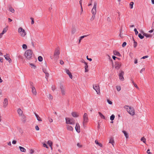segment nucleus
<instances>
[{
	"instance_id": "52",
	"label": "nucleus",
	"mask_w": 154,
	"mask_h": 154,
	"mask_svg": "<svg viewBox=\"0 0 154 154\" xmlns=\"http://www.w3.org/2000/svg\"><path fill=\"white\" fill-rule=\"evenodd\" d=\"M35 129L37 131H38L39 129V128L38 125H36L35 126Z\"/></svg>"
},
{
	"instance_id": "56",
	"label": "nucleus",
	"mask_w": 154,
	"mask_h": 154,
	"mask_svg": "<svg viewBox=\"0 0 154 154\" xmlns=\"http://www.w3.org/2000/svg\"><path fill=\"white\" fill-rule=\"evenodd\" d=\"M133 85H134V87H135L137 89H139V88L136 84L134 83V84H133Z\"/></svg>"
},
{
	"instance_id": "35",
	"label": "nucleus",
	"mask_w": 154,
	"mask_h": 154,
	"mask_svg": "<svg viewBox=\"0 0 154 154\" xmlns=\"http://www.w3.org/2000/svg\"><path fill=\"white\" fill-rule=\"evenodd\" d=\"M95 17V15L92 14V15L90 19L91 21H92L93 20Z\"/></svg>"
},
{
	"instance_id": "44",
	"label": "nucleus",
	"mask_w": 154,
	"mask_h": 154,
	"mask_svg": "<svg viewBox=\"0 0 154 154\" xmlns=\"http://www.w3.org/2000/svg\"><path fill=\"white\" fill-rule=\"evenodd\" d=\"M137 42H135L134 40V48H135L137 46Z\"/></svg>"
},
{
	"instance_id": "61",
	"label": "nucleus",
	"mask_w": 154,
	"mask_h": 154,
	"mask_svg": "<svg viewBox=\"0 0 154 154\" xmlns=\"http://www.w3.org/2000/svg\"><path fill=\"white\" fill-rule=\"evenodd\" d=\"M43 146L44 147H46V148H48L47 145L45 143L43 144Z\"/></svg>"
},
{
	"instance_id": "39",
	"label": "nucleus",
	"mask_w": 154,
	"mask_h": 154,
	"mask_svg": "<svg viewBox=\"0 0 154 154\" xmlns=\"http://www.w3.org/2000/svg\"><path fill=\"white\" fill-rule=\"evenodd\" d=\"M76 32V29L75 28L72 29V30L71 33L72 34H74Z\"/></svg>"
},
{
	"instance_id": "51",
	"label": "nucleus",
	"mask_w": 154,
	"mask_h": 154,
	"mask_svg": "<svg viewBox=\"0 0 154 154\" xmlns=\"http://www.w3.org/2000/svg\"><path fill=\"white\" fill-rule=\"evenodd\" d=\"M77 145L79 148H81L82 147V145L79 143H78Z\"/></svg>"
},
{
	"instance_id": "59",
	"label": "nucleus",
	"mask_w": 154,
	"mask_h": 154,
	"mask_svg": "<svg viewBox=\"0 0 154 154\" xmlns=\"http://www.w3.org/2000/svg\"><path fill=\"white\" fill-rule=\"evenodd\" d=\"M60 63L61 64V65H63V64L64 63V62L62 60H60Z\"/></svg>"
},
{
	"instance_id": "47",
	"label": "nucleus",
	"mask_w": 154,
	"mask_h": 154,
	"mask_svg": "<svg viewBox=\"0 0 154 154\" xmlns=\"http://www.w3.org/2000/svg\"><path fill=\"white\" fill-rule=\"evenodd\" d=\"M88 36V35H84L80 37V38H81V39H82L83 38H84Z\"/></svg>"
},
{
	"instance_id": "49",
	"label": "nucleus",
	"mask_w": 154,
	"mask_h": 154,
	"mask_svg": "<svg viewBox=\"0 0 154 154\" xmlns=\"http://www.w3.org/2000/svg\"><path fill=\"white\" fill-rule=\"evenodd\" d=\"M30 19L32 21H31V24H33L34 23V19L33 18L31 17L30 18Z\"/></svg>"
},
{
	"instance_id": "5",
	"label": "nucleus",
	"mask_w": 154,
	"mask_h": 154,
	"mask_svg": "<svg viewBox=\"0 0 154 154\" xmlns=\"http://www.w3.org/2000/svg\"><path fill=\"white\" fill-rule=\"evenodd\" d=\"M83 125L84 127H85V125L88 122V115L87 113H85L84 114L83 116Z\"/></svg>"
},
{
	"instance_id": "21",
	"label": "nucleus",
	"mask_w": 154,
	"mask_h": 154,
	"mask_svg": "<svg viewBox=\"0 0 154 154\" xmlns=\"http://www.w3.org/2000/svg\"><path fill=\"white\" fill-rule=\"evenodd\" d=\"M66 126L67 130L71 131H73V128L71 126L68 125H67Z\"/></svg>"
},
{
	"instance_id": "18",
	"label": "nucleus",
	"mask_w": 154,
	"mask_h": 154,
	"mask_svg": "<svg viewBox=\"0 0 154 154\" xmlns=\"http://www.w3.org/2000/svg\"><path fill=\"white\" fill-rule=\"evenodd\" d=\"M66 73L69 75L70 78L72 79V75L71 73L67 69H65Z\"/></svg>"
},
{
	"instance_id": "26",
	"label": "nucleus",
	"mask_w": 154,
	"mask_h": 154,
	"mask_svg": "<svg viewBox=\"0 0 154 154\" xmlns=\"http://www.w3.org/2000/svg\"><path fill=\"white\" fill-rule=\"evenodd\" d=\"M35 115L38 121H42V120L41 119L40 117L37 114L35 113Z\"/></svg>"
},
{
	"instance_id": "33",
	"label": "nucleus",
	"mask_w": 154,
	"mask_h": 154,
	"mask_svg": "<svg viewBox=\"0 0 154 154\" xmlns=\"http://www.w3.org/2000/svg\"><path fill=\"white\" fill-rule=\"evenodd\" d=\"M9 11L10 12H11L12 13H14V12L15 11L12 8V7L10 8H9Z\"/></svg>"
},
{
	"instance_id": "22",
	"label": "nucleus",
	"mask_w": 154,
	"mask_h": 154,
	"mask_svg": "<svg viewBox=\"0 0 154 154\" xmlns=\"http://www.w3.org/2000/svg\"><path fill=\"white\" fill-rule=\"evenodd\" d=\"M109 143H111L113 146H114V141L113 139L112 138H110L109 140Z\"/></svg>"
},
{
	"instance_id": "43",
	"label": "nucleus",
	"mask_w": 154,
	"mask_h": 154,
	"mask_svg": "<svg viewBox=\"0 0 154 154\" xmlns=\"http://www.w3.org/2000/svg\"><path fill=\"white\" fill-rule=\"evenodd\" d=\"M22 48L24 49H26L27 48V46L26 44H23L22 45Z\"/></svg>"
},
{
	"instance_id": "28",
	"label": "nucleus",
	"mask_w": 154,
	"mask_h": 154,
	"mask_svg": "<svg viewBox=\"0 0 154 154\" xmlns=\"http://www.w3.org/2000/svg\"><path fill=\"white\" fill-rule=\"evenodd\" d=\"M122 132L124 134L125 136V137L126 138H128V135L127 132L125 131H122Z\"/></svg>"
},
{
	"instance_id": "4",
	"label": "nucleus",
	"mask_w": 154,
	"mask_h": 154,
	"mask_svg": "<svg viewBox=\"0 0 154 154\" xmlns=\"http://www.w3.org/2000/svg\"><path fill=\"white\" fill-rule=\"evenodd\" d=\"M65 120L66 123L67 124L74 125L75 123V121L72 118H66Z\"/></svg>"
},
{
	"instance_id": "38",
	"label": "nucleus",
	"mask_w": 154,
	"mask_h": 154,
	"mask_svg": "<svg viewBox=\"0 0 154 154\" xmlns=\"http://www.w3.org/2000/svg\"><path fill=\"white\" fill-rule=\"evenodd\" d=\"M134 4V3L133 2H131L130 3V8L132 9L133 8V6Z\"/></svg>"
},
{
	"instance_id": "31",
	"label": "nucleus",
	"mask_w": 154,
	"mask_h": 154,
	"mask_svg": "<svg viewBox=\"0 0 154 154\" xmlns=\"http://www.w3.org/2000/svg\"><path fill=\"white\" fill-rule=\"evenodd\" d=\"M47 97L50 100H52L53 99V96L50 94H48L47 96Z\"/></svg>"
},
{
	"instance_id": "9",
	"label": "nucleus",
	"mask_w": 154,
	"mask_h": 154,
	"mask_svg": "<svg viewBox=\"0 0 154 154\" xmlns=\"http://www.w3.org/2000/svg\"><path fill=\"white\" fill-rule=\"evenodd\" d=\"M32 83H30L31 88L32 89V93L33 95L36 96L37 95V92L35 87L32 85Z\"/></svg>"
},
{
	"instance_id": "11",
	"label": "nucleus",
	"mask_w": 154,
	"mask_h": 154,
	"mask_svg": "<svg viewBox=\"0 0 154 154\" xmlns=\"http://www.w3.org/2000/svg\"><path fill=\"white\" fill-rule=\"evenodd\" d=\"M60 52L59 49H56L55 51L54 54V58L57 60L58 58V56L59 54H60Z\"/></svg>"
},
{
	"instance_id": "41",
	"label": "nucleus",
	"mask_w": 154,
	"mask_h": 154,
	"mask_svg": "<svg viewBox=\"0 0 154 154\" xmlns=\"http://www.w3.org/2000/svg\"><path fill=\"white\" fill-rule=\"evenodd\" d=\"M116 88L118 91H119L121 89V88L120 86H117L116 87Z\"/></svg>"
},
{
	"instance_id": "10",
	"label": "nucleus",
	"mask_w": 154,
	"mask_h": 154,
	"mask_svg": "<svg viewBox=\"0 0 154 154\" xmlns=\"http://www.w3.org/2000/svg\"><path fill=\"white\" fill-rule=\"evenodd\" d=\"M124 74V72L122 70H121L119 72V79L122 81H123L124 80V79L123 77V75Z\"/></svg>"
},
{
	"instance_id": "16",
	"label": "nucleus",
	"mask_w": 154,
	"mask_h": 154,
	"mask_svg": "<svg viewBox=\"0 0 154 154\" xmlns=\"http://www.w3.org/2000/svg\"><path fill=\"white\" fill-rule=\"evenodd\" d=\"M17 112L19 116L24 114L23 113V111L20 108L18 109Z\"/></svg>"
},
{
	"instance_id": "13",
	"label": "nucleus",
	"mask_w": 154,
	"mask_h": 154,
	"mask_svg": "<svg viewBox=\"0 0 154 154\" xmlns=\"http://www.w3.org/2000/svg\"><path fill=\"white\" fill-rule=\"evenodd\" d=\"M122 63L120 62H116L115 64V68L117 69H119L121 66Z\"/></svg>"
},
{
	"instance_id": "62",
	"label": "nucleus",
	"mask_w": 154,
	"mask_h": 154,
	"mask_svg": "<svg viewBox=\"0 0 154 154\" xmlns=\"http://www.w3.org/2000/svg\"><path fill=\"white\" fill-rule=\"evenodd\" d=\"M87 60H89V61H92V59H91V58H88V56H87Z\"/></svg>"
},
{
	"instance_id": "8",
	"label": "nucleus",
	"mask_w": 154,
	"mask_h": 154,
	"mask_svg": "<svg viewBox=\"0 0 154 154\" xmlns=\"http://www.w3.org/2000/svg\"><path fill=\"white\" fill-rule=\"evenodd\" d=\"M97 3L95 2L94 3L93 7L91 10V13L92 14L96 15L97 13Z\"/></svg>"
},
{
	"instance_id": "54",
	"label": "nucleus",
	"mask_w": 154,
	"mask_h": 154,
	"mask_svg": "<svg viewBox=\"0 0 154 154\" xmlns=\"http://www.w3.org/2000/svg\"><path fill=\"white\" fill-rule=\"evenodd\" d=\"M150 151V149H148L147 150V153L148 154H152V153L150 152H149Z\"/></svg>"
},
{
	"instance_id": "64",
	"label": "nucleus",
	"mask_w": 154,
	"mask_h": 154,
	"mask_svg": "<svg viewBox=\"0 0 154 154\" xmlns=\"http://www.w3.org/2000/svg\"><path fill=\"white\" fill-rule=\"evenodd\" d=\"M152 29H153L154 30V22H153L152 23Z\"/></svg>"
},
{
	"instance_id": "42",
	"label": "nucleus",
	"mask_w": 154,
	"mask_h": 154,
	"mask_svg": "<svg viewBox=\"0 0 154 154\" xmlns=\"http://www.w3.org/2000/svg\"><path fill=\"white\" fill-rule=\"evenodd\" d=\"M38 60L39 61L41 62L42 61L43 58L41 56H40L38 57Z\"/></svg>"
},
{
	"instance_id": "19",
	"label": "nucleus",
	"mask_w": 154,
	"mask_h": 154,
	"mask_svg": "<svg viewBox=\"0 0 154 154\" xmlns=\"http://www.w3.org/2000/svg\"><path fill=\"white\" fill-rule=\"evenodd\" d=\"M71 114L72 116L74 117H77L79 116V113L76 112H72Z\"/></svg>"
},
{
	"instance_id": "20",
	"label": "nucleus",
	"mask_w": 154,
	"mask_h": 154,
	"mask_svg": "<svg viewBox=\"0 0 154 154\" xmlns=\"http://www.w3.org/2000/svg\"><path fill=\"white\" fill-rule=\"evenodd\" d=\"M84 63L85 65V72H88V66L87 65V63L86 62L84 61Z\"/></svg>"
},
{
	"instance_id": "2",
	"label": "nucleus",
	"mask_w": 154,
	"mask_h": 154,
	"mask_svg": "<svg viewBox=\"0 0 154 154\" xmlns=\"http://www.w3.org/2000/svg\"><path fill=\"white\" fill-rule=\"evenodd\" d=\"M32 51L31 49H28L24 53V56L27 59L30 60L32 57Z\"/></svg>"
},
{
	"instance_id": "60",
	"label": "nucleus",
	"mask_w": 154,
	"mask_h": 154,
	"mask_svg": "<svg viewBox=\"0 0 154 154\" xmlns=\"http://www.w3.org/2000/svg\"><path fill=\"white\" fill-rule=\"evenodd\" d=\"M3 61V59L2 57H0V62L1 63H2Z\"/></svg>"
},
{
	"instance_id": "29",
	"label": "nucleus",
	"mask_w": 154,
	"mask_h": 154,
	"mask_svg": "<svg viewBox=\"0 0 154 154\" xmlns=\"http://www.w3.org/2000/svg\"><path fill=\"white\" fill-rule=\"evenodd\" d=\"M143 35L147 38L150 37H151V35L150 34H148L146 33H144Z\"/></svg>"
},
{
	"instance_id": "40",
	"label": "nucleus",
	"mask_w": 154,
	"mask_h": 154,
	"mask_svg": "<svg viewBox=\"0 0 154 154\" xmlns=\"http://www.w3.org/2000/svg\"><path fill=\"white\" fill-rule=\"evenodd\" d=\"M138 37L140 38V39H142L144 37V36L143 35H142L140 33H139L138 34Z\"/></svg>"
},
{
	"instance_id": "17",
	"label": "nucleus",
	"mask_w": 154,
	"mask_h": 154,
	"mask_svg": "<svg viewBox=\"0 0 154 154\" xmlns=\"http://www.w3.org/2000/svg\"><path fill=\"white\" fill-rule=\"evenodd\" d=\"M7 27H5L3 29L2 32L0 34V38L2 37V35L7 31Z\"/></svg>"
},
{
	"instance_id": "34",
	"label": "nucleus",
	"mask_w": 154,
	"mask_h": 154,
	"mask_svg": "<svg viewBox=\"0 0 154 154\" xmlns=\"http://www.w3.org/2000/svg\"><path fill=\"white\" fill-rule=\"evenodd\" d=\"M47 143L50 147H51L53 144L52 142L50 140H49L48 141Z\"/></svg>"
},
{
	"instance_id": "3",
	"label": "nucleus",
	"mask_w": 154,
	"mask_h": 154,
	"mask_svg": "<svg viewBox=\"0 0 154 154\" xmlns=\"http://www.w3.org/2000/svg\"><path fill=\"white\" fill-rule=\"evenodd\" d=\"M18 32L20 35L22 37H24L26 35V32L25 30L21 27H20L18 29Z\"/></svg>"
},
{
	"instance_id": "23",
	"label": "nucleus",
	"mask_w": 154,
	"mask_h": 154,
	"mask_svg": "<svg viewBox=\"0 0 154 154\" xmlns=\"http://www.w3.org/2000/svg\"><path fill=\"white\" fill-rule=\"evenodd\" d=\"M113 53L114 55L117 56H121V55L120 53L116 51H113Z\"/></svg>"
},
{
	"instance_id": "57",
	"label": "nucleus",
	"mask_w": 154,
	"mask_h": 154,
	"mask_svg": "<svg viewBox=\"0 0 154 154\" xmlns=\"http://www.w3.org/2000/svg\"><path fill=\"white\" fill-rule=\"evenodd\" d=\"M148 57V56H144L142 58V59H145L146 58H147Z\"/></svg>"
},
{
	"instance_id": "25",
	"label": "nucleus",
	"mask_w": 154,
	"mask_h": 154,
	"mask_svg": "<svg viewBox=\"0 0 154 154\" xmlns=\"http://www.w3.org/2000/svg\"><path fill=\"white\" fill-rule=\"evenodd\" d=\"M98 113L101 118L104 119H105V117L102 114L101 112H99Z\"/></svg>"
},
{
	"instance_id": "63",
	"label": "nucleus",
	"mask_w": 154,
	"mask_h": 154,
	"mask_svg": "<svg viewBox=\"0 0 154 154\" xmlns=\"http://www.w3.org/2000/svg\"><path fill=\"white\" fill-rule=\"evenodd\" d=\"M17 141L16 140H14L12 141V143L13 144H15L16 143Z\"/></svg>"
},
{
	"instance_id": "27",
	"label": "nucleus",
	"mask_w": 154,
	"mask_h": 154,
	"mask_svg": "<svg viewBox=\"0 0 154 154\" xmlns=\"http://www.w3.org/2000/svg\"><path fill=\"white\" fill-rule=\"evenodd\" d=\"M29 64L30 66L32 68L34 69H35L36 66L33 63H29Z\"/></svg>"
},
{
	"instance_id": "12",
	"label": "nucleus",
	"mask_w": 154,
	"mask_h": 154,
	"mask_svg": "<svg viewBox=\"0 0 154 154\" xmlns=\"http://www.w3.org/2000/svg\"><path fill=\"white\" fill-rule=\"evenodd\" d=\"M3 103V108H5L7 107L8 104V101L7 98H5L4 99Z\"/></svg>"
},
{
	"instance_id": "53",
	"label": "nucleus",
	"mask_w": 154,
	"mask_h": 154,
	"mask_svg": "<svg viewBox=\"0 0 154 154\" xmlns=\"http://www.w3.org/2000/svg\"><path fill=\"white\" fill-rule=\"evenodd\" d=\"M126 45V42H124L122 45V46L123 47H124Z\"/></svg>"
},
{
	"instance_id": "55",
	"label": "nucleus",
	"mask_w": 154,
	"mask_h": 154,
	"mask_svg": "<svg viewBox=\"0 0 154 154\" xmlns=\"http://www.w3.org/2000/svg\"><path fill=\"white\" fill-rule=\"evenodd\" d=\"M52 90L53 91H54L56 89V88L54 86H52Z\"/></svg>"
},
{
	"instance_id": "15",
	"label": "nucleus",
	"mask_w": 154,
	"mask_h": 154,
	"mask_svg": "<svg viewBox=\"0 0 154 154\" xmlns=\"http://www.w3.org/2000/svg\"><path fill=\"white\" fill-rule=\"evenodd\" d=\"M75 129L77 132L79 133L80 132V127L78 123H76Z\"/></svg>"
},
{
	"instance_id": "6",
	"label": "nucleus",
	"mask_w": 154,
	"mask_h": 154,
	"mask_svg": "<svg viewBox=\"0 0 154 154\" xmlns=\"http://www.w3.org/2000/svg\"><path fill=\"white\" fill-rule=\"evenodd\" d=\"M93 89L97 92V94L98 95H100V88L99 86L97 85H93Z\"/></svg>"
},
{
	"instance_id": "48",
	"label": "nucleus",
	"mask_w": 154,
	"mask_h": 154,
	"mask_svg": "<svg viewBox=\"0 0 154 154\" xmlns=\"http://www.w3.org/2000/svg\"><path fill=\"white\" fill-rule=\"evenodd\" d=\"M134 32H135L136 35H137V34H138V32L137 31V29L136 28H135L134 29Z\"/></svg>"
},
{
	"instance_id": "30",
	"label": "nucleus",
	"mask_w": 154,
	"mask_h": 154,
	"mask_svg": "<svg viewBox=\"0 0 154 154\" xmlns=\"http://www.w3.org/2000/svg\"><path fill=\"white\" fill-rule=\"evenodd\" d=\"M95 142L98 145V146L100 147H102V144L100 143H99L98 141L97 140H95Z\"/></svg>"
},
{
	"instance_id": "14",
	"label": "nucleus",
	"mask_w": 154,
	"mask_h": 154,
	"mask_svg": "<svg viewBox=\"0 0 154 154\" xmlns=\"http://www.w3.org/2000/svg\"><path fill=\"white\" fill-rule=\"evenodd\" d=\"M21 117V120L23 123H25L26 121V117L24 115L20 116Z\"/></svg>"
},
{
	"instance_id": "24",
	"label": "nucleus",
	"mask_w": 154,
	"mask_h": 154,
	"mask_svg": "<svg viewBox=\"0 0 154 154\" xmlns=\"http://www.w3.org/2000/svg\"><path fill=\"white\" fill-rule=\"evenodd\" d=\"M19 148L21 152H25L26 151V149L23 147L20 146Z\"/></svg>"
},
{
	"instance_id": "36",
	"label": "nucleus",
	"mask_w": 154,
	"mask_h": 154,
	"mask_svg": "<svg viewBox=\"0 0 154 154\" xmlns=\"http://www.w3.org/2000/svg\"><path fill=\"white\" fill-rule=\"evenodd\" d=\"M115 117V116L113 114L110 117V119L113 121Z\"/></svg>"
},
{
	"instance_id": "37",
	"label": "nucleus",
	"mask_w": 154,
	"mask_h": 154,
	"mask_svg": "<svg viewBox=\"0 0 154 154\" xmlns=\"http://www.w3.org/2000/svg\"><path fill=\"white\" fill-rule=\"evenodd\" d=\"M4 57H5L6 60H8L10 58L8 56V54H7L6 55H4Z\"/></svg>"
},
{
	"instance_id": "58",
	"label": "nucleus",
	"mask_w": 154,
	"mask_h": 154,
	"mask_svg": "<svg viewBox=\"0 0 154 154\" xmlns=\"http://www.w3.org/2000/svg\"><path fill=\"white\" fill-rule=\"evenodd\" d=\"M49 122H52L53 121V119L51 118H49Z\"/></svg>"
},
{
	"instance_id": "32",
	"label": "nucleus",
	"mask_w": 154,
	"mask_h": 154,
	"mask_svg": "<svg viewBox=\"0 0 154 154\" xmlns=\"http://www.w3.org/2000/svg\"><path fill=\"white\" fill-rule=\"evenodd\" d=\"M141 141H143L144 143H146V139L144 137H142L140 139Z\"/></svg>"
},
{
	"instance_id": "1",
	"label": "nucleus",
	"mask_w": 154,
	"mask_h": 154,
	"mask_svg": "<svg viewBox=\"0 0 154 154\" xmlns=\"http://www.w3.org/2000/svg\"><path fill=\"white\" fill-rule=\"evenodd\" d=\"M124 108L126 109L128 113L131 116H134L135 114V111L134 108L129 106L125 105Z\"/></svg>"
},
{
	"instance_id": "50",
	"label": "nucleus",
	"mask_w": 154,
	"mask_h": 154,
	"mask_svg": "<svg viewBox=\"0 0 154 154\" xmlns=\"http://www.w3.org/2000/svg\"><path fill=\"white\" fill-rule=\"evenodd\" d=\"M34 152V150L33 149H31L30 150V153L32 154Z\"/></svg>"
},
{
	"instance_id": "7",
	"label": "nucleus",
	"mask_w": 154,
	"mask_h": 154,
	"mask_svg": "<svg viewBox=\"0 0 154 154\" xmlns=\"http://www.w3.org/2000/svg\"><path fill=\"white\" fill-rule=\"evenodd\" d=\"M61 94L63 96H65L66 95V92L65 87L63 85H61L60 87Z\"/></svg>"
},
{
	"instance_id": "45",
	"label": "nucleus",
	"mask_w": 154,
	"mask_h": 154,
	"mask_svg": "<svg viewBox=\"0 0 154 154\" xmlns=\"http://www.w3.org/2000/svg\"><path fill=\"white\" fill-rule=\"evenodd\" d=\"M145 70V68H143L140 71V73H142V72H144Z\"/></svg>"
},
{
	"instance_id": "46",
	"label": "nucleus",
	"mask_w": 154,
	"mask_h": 154,
	"mask_svg": "<svg viewBox=\"0 0 154 154\" xmlns=\"http://www.w3.org/2000/svg\"><path fill=\"white\" fill-rule=\"evenodd\" d=\"M107 101L108 103L109 104H110V105H111L112 104V101H110L109 99H107Z\"/></svg>"
}]
</instances>
